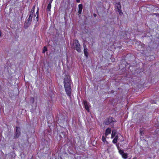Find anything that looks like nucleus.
<instances>
[{
  "mask_svg": "<svg viewBox=\"0 0 159 159\" xmlns=\"http://www.w3.org/2000/svg\"><path fill=\"white\" fill-rule=\"evenodd\" d=\"M64 85L67 94L69 95L71 93V89L70 87V80L69 76H66L65 77L64 80Z\"/></svg>",
  "mask_w": 159,
  "mask_h": 159,
  "instance_id": "1",
  "label": "nucleus"
},
{
  "mask_svg": "<svg viewBox=\"0 0 159 159\" xmlns=\"http://www.w3.org/2000/svg\"><path fill=\"white\" fill-rule=\"evenodd\" d=\"M72 45V48L75 49L78 52H81L80 44L77 40H74Z\"/></svg>",
  "mask_w": 159,
  "mask_h": 159,
  "instance_id": "2",
  "label": "nucleus"
},
{
  "mask_svg": "<svg viewBox=\"0 0 159 159\" xmlns=\"http://www.w3.org/2000/svg\"><path fill=\"white\" fill-rule=\"evenodd\" d=\"M119 152L121 155L122 157L124 159H126L128 157V154L125 153L122 150L118 148Z\"/></svg>",
  "mask_w": 159,
  "mask_h": 159,
  "instance_id": "3",
  "label": "nucleus"
},
{
  "mask_svg": "<svg viewBox=\"0 0 159 159\" xmlns=\"http://www.w3.org/2000/svg\"><path fill=\"white\" fill-rule=\"evenodd\" d=\"M114 119L112 117H110L108 118L106 123L107 124H108L111 123L112 122L114 121Z\"/></svg>",
  "mask_w": 159,
  "mask_h": 159,
  "instance_id": "4",
  "label": "nucleus"
},
{
  "mask_svg": "<svg viewBox=\"0 0 159 159\" xmlns=\"http://www.w3.org/2000/svg\"><path fill=\"white\" fill-rule=\"evenodd\" d=\"M84 104L85 109L88 111H89V106L86 101H84Z\"/></svg>",
  "mask_w": 159,
  "mask_h": 159,
  "instance_id": "5",
  "label": "nucleus"
},
{
  "mask_svg": "<svg viewBox=\"0 0 159 159\" xmlns=\"http://www.w3.org/2000/svg\"><path fill=\"white\" fill-rule=\"evenodd\" d=\"M111 132V130L110 128H108L107 129L105 132V135L107 136L109 134H110Z\"/></svg>",
  "mask_w": 159,
  "mask_h": 159,
  "instance_id": "6",
  "label": "nucleus"
},
{
  "mask_svg": "<svg viewBox=\"0 0 159 159\" xmlns=\"http://www.w3.org/2000/svg\"><path fill=\"white\" fill-rule=\"evenodd\" d=\"M83 6L82 4H80L79 5V11L78 13L79 14H81L82 11Z\"/></svg>",
  "mask_w": 159,
  "mask_h": 159,
  "instance_id": "7",
  "label": "nucleus"
},
{
  "mask_svg": "<svg viewBox=\"0 0 159 159\" xmlns=\"http://www.w3.org/2000/svg\"><path fill=\"white\" fill-rule=\"evenodd\" d=\"M84 54L85 55V56L86 57H87L88 56V53L87 52V49L85 48H84Z\"/></svg>",
  "mask_w": 159,
  "mask_h": 159,
  "instance_id": "8",
  "label": "nucleus"
},
{
  "mask_svg": "<svg viewBox=\"0 0 159 159\" xmlns=\"http://www.w3.org/2000/svg\"><path fill=\"white\" fill-rule=\"evenodd\" d=\"M51 7V3H49L47 7V10L48 11H50Z\"/></svg>",
  "mask_w": 159,
  "mask_h": 159,
  "instance_id": "9",
  "label": "nucleus"
},
{
  "mask_svg": "<svg viewBox=\"0 0 159 159\" xmlns=\"http://www.w3.org/2000/svg\"><path fill=\"white\" fill-rule=\"evenodd\" d=\"M118 139V136H116L113 140V143H115L117 142Z\"/></svg>",
  "mask_w": 159,
  "mask_h": 159,
  "instance_id": "10",
  "label": "nucleus"
},
{
  "mask_svg": "<svg viewBox=\"0 0 159 159\" xmlns=\"http://www.w3.org/2000/svg\"><path fill=\"white\" fill-rule=\"evenodd\" d=\"M35 9V7H34L32 9L31 11L30 12V16H31V15H32V14L34 12Z\"/></svg>",
  "mask_w": 159,
  "mask_h": 159,
  "instance_id": "11",
  "label": "nucleus"
},
{
  "mask_svg": "<svg viewBox=\"0 0 159 159\" xmlns=\"http://www.w3.org/2000/svg\"><path fill=\"white\" fill-rule=\"evenodd\" d=\"M116 132L114 131H112L111 133V138H113L116 135Z\"/></svg>",
  "mask_w": 159,
  "mask_h": 159,
  "instance_id": "12",
  "label": "nucleus"
},
{
  "mask_svg": "<svg viewBox=\"0 0 159 159\" xmlns=\"http://www.w3.org/2000/svg\"><path fill=\"white\" fill-rule=\"evenodd\" d=\"M47 48L46 47H44L43 50V53H45L47 51Z\"/></svg>",
  "mask_w": 159,
  "mask_h": 159,
  "instance_id": "13",
  "label": "nucleus"
},
{
  "mask_svg": "<svg viewBox=\"0 0 159 159\" xmlns=\"http://www.w3.org/2000/svg\"><path fill=\"white\" fill-rule=\"evenodd\" d=\"M16 133H17V134H18V135H17V134H16V137H18L19 136V132H18L17 128H16Z\"/></svg>",
  "mask_w": 159,
  "mask_h": 159,
  "instance_id": "14",
  "label": "nucleus"
},
{
  "mask_svg": "<svg viewBox=\"0 0 159 159\" xmlns=\"http://www.w3.org/2000/svg\"><path fill=\"white\" fill-rule=\"evenodd\" d=\"M102 141L103 142H105L106 141V139L105 138H104L103 136L102 137Z\"/></svg>",
  "mask_w": 159,
  "mask_h": 159,
  "instance_id": "15",
  "label": "nucleus"
},
{
  "mask_svg": "<svg viewBox=\"0 0 159 159\" xmlns=\"http://www.w3.org/2000/svg\"><path fill=\"white\" fill-rule=\"evenodd\" d=\"M116 6L118 9L120 8V4H118Z\"/></svg>",
  "mask_w": 159,
  "mask_h": 159,
  "instance_id": "16",
  "label": "nucleus"
},
{
  "mask_svg": "<svg viewBox=\"0 0 159 159\" xmlns=\"http://www.w3.org/2000/svg\"><path fill=\"white\" fill-rule=\"evenodd\" d=\"M36 14L37 15V18H38V15H39V9H37V11L36 12Z\"/></svg>",
  "mask_w": 159,
  "mask_h": 159,
  "instance_id": "17",
  "label": "nucleus"
},
{
  "mask_svg": "<svg viewBox=\"0 0 159 159\" xmlns=\"http://www.w3.org/2000/svg\"><path fill=\"white\" fill-rule=\"evenodd\" d=\"M50 0L49 3H51V4L53 0Z\"/></svg>",
  "mask_w": 159,
  "mask_h": 159,
  "instance_id": "18",
  "label": "nucleus"
},
{
  "mask_svg": "<svg viewBox=\"0 0 159 159\" xmlns=\"http://www.w3.org/2000/svg\"><path fill=\"white\" fill-rule=\"evenodd\" d=\"M76 1L78 2H80V0H76Z\"/></svg>",
  "mask_w": 159,
  "mask_h": 159,
  "instance_id": "19",
  "label": "nucleus"
},
{
  "mask_svg": "<svg viewBox=\"0 0 159 159\" xmlns=\"http://www.w3.org/2000/svg\"><path fill=\"white\" fill-rule=\"evenodd\" d=\"M1 36V32L0 30V37Z\"/></svg>",
  "mask_w": 159,
  "mask_h": 159,
  "instance_id": "20",
  "label": "nucleus"
},
{
  "mask_svg": "<svg viewBox=\"0 0 159 159\" xmlns=\"http://www.w3.org/2000/svg\"><path fill=\"white\" fill-rule=\"evenodd\" d=\"M133 159H137L135 157H134Z\"/></svg>",
  "mask_w": 159,
  "mask_h": 159,
  "instance_id": "21",
  "label": "nucleus"
}]
</instances>
